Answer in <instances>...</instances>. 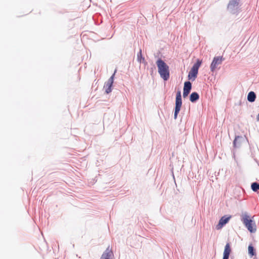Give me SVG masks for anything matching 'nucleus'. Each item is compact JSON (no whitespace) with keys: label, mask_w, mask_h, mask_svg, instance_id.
Returning a JSON list of instances; mask_svg holds the SVG:
<instances>
[{"label":"nucleus","mask_w":259,"mask_h":259,"mask_svg":"<svg viewBox=\"0 0 259 259\" xmlns=\"http://www.w3.org/2000/svg\"><path fill=\"white\" fill-rule=\"evenodd\" d=\"M158 72L160 77L164 80H167L169 78V70L168 66L161 59L156 61Z\"/></svg>","instance_id":"nucleus-1"},{"label":"nucleus","mask_w":259,"mask_h":259,"mask_svg":"<svg viewBox=\"0 0 259 259\" xmlns=\"http://www.w3.org/2000/svg\"><path fill=\"white\" fill-rule=\"evenodd\" d=\"M241 221L249 231L251 233L256 231V229L255 223L250 218L248 214H244L242 215Z\"/></svg>","instance_id":"nucleus-2"},{"label":"nucleus","mask_w":259,"mask_h":259,"mask_svg":"<svg viewBox=\"0 0 259 259\" xmlns=\"http://www.w3.org/2000/svg\"><path fill=\"white\" fill-rule=\"evenodd\" d=\"M202 63V61L199 59H197L196 63H195L192 66L191 70L188 74V79L192 80V81L195 80L197 77V75L198 72V69Z\"/></svg>","instance_id":"nucleus-3"},{"label":"nucleus","mask_w":259,"mask_h":259,"mask_svg":"<svg viewBox=\"0 0 259 259\" xmlns=\"http://www.w3.org/2000/svg\"><path fill=\"white\" fill-rule=\"evenodd\" d=\"M182 98H181V93L180 91H178L176 95V107L175 109V113H174V118L177 119V115L179 113L181 107L182 106Z\"/></svg>","instance_id":"nucleus-4"},{"label":"nucleus","mask_w":259,"mask_h":259,"mask_svg":"<svg viewBox=\"0 0 259 259\" xmlns=\"http://www.w3.org/2000/svg\"><path fill=\"white\" fill-rule=\"evenodd\" d=\"M224 59H225L222 56L214 57L210 66L211 71L214 72L217 68L218 65H221Z\"/></svg>","instance_id":"nucleus-5"},{"label":"nucleus","mask_w":259,"mask_h":259,"mask_svg":"<svg viewBox=\"0 0 259 259\" xmlns=\"http://www.w3.org/2000/svg\"><path fill=\"white\" fill-rule=\"evenodd\" d=\"M113 253L109 247H108L103 253L100 259H113Z\"/></svg>","instance_id":"nucleus-6"},{"label":"nucleus","mask_w":259,"mask_h":259,"mask_svg":"<svg viewBox=\"0 0 259 259\" xmlns=\"http://www.w3.org/2000/svg\"><path fill=\"white\" fill-rule=\"evenodd\" d=\"M114 74L115 73L110 77L104 86L107 94H109L111 92V87L113 83Z\"/></svg>","instance_id":"nucleus-7"},{"label":"nucleus","mask_w":259,"mask_h":259,"mask_svg":"<svg viewBox=\"0 0 259 259\" xmlns=\"http://www.w3.org/2000/svg\"><path fill=\"white\" fill-rule=\"evenodd\" d=\"M192 87L191 83L190 81H186L184 83L183 90V97L186 98L189 95Z\"/></svg>","instance_id":"nucleus-8"},{"label":"nucleus","mask_w":259,"mask_h":259,"mask_svg":"<svg viewBox=\"0 0 259 259\" xmlns=\"http://www.w3.org/2000/svg\"><path fill=\"white\" fill-rule=\"evenodd\" d=\"M231 218V216L226 217V216H224L221 218L219 221V223L218 225L217 226V229H221L224 225L227 224Z\"/></svg>","instance_id":"nucleus-9"},{"label":"nucleus","mask_w":259,"mask_h":259,"mask_svg":"<svg viewBox=\"0 0 259 259\" xmlns=\"http://www.w3.org/2000/svg\"><path fill=\"white\" fill-rule=\"evenodd\" d=\"M256 98V95L253 92H250L247 95V100L248 101L254 102Z\"/></svg>","instance_id":"nucleus-10"},{"label":"nucleus","mask_w":259,"mask_h":259,"mask_svg":"<svg viewBox=\"0 0 259 259\" xmlns=\"http://www.w3.org/2000/svg\"><path fill=\"white\" fill-rule=\"evenodd\" d=\"M231 251L230 244L228 243L225 247L223 255L229 256Z\"/></svg>","instance_id":"nucleus-11"},{"label":"nucleus","mask_w":259,"mask_h":259,"mask_svg":"<svg viewBox=\"0 0 259 259\" xmlns=\"http://www.w3.org/2000/svg\"><path fill=\"white\" fill-rule=\"evenodd\" d=\"M199 95L197 93H192L190 95V100L192 102H194L199 99Z\"/></svg>","instance_id":"nucleus-12"},{"label":"nucleus","mask_w":259,"mask_h":259,"mask_svg":"<svg viewBox=\"0 0 259 259\" xmlns=\"http://www.w3.org/2000/svg\"><path fill=\"white\" fill-rule=\"evenodd\" d=\"M251 189L253 191L256 192L259 190V184L257 183H253L251 184Z\"/></svg>","instance_id":"nucleus-13"},{"label":"nucleus","mask_w":259,"mask_h":259,"mask_svg":"<svg viewBox=\"0 0 259 259\" xmlns=\"http://www.w3.org/2000/svg\"><path fill=\"white\" fill-rule=\"evenodd\" d=\"M238 5V2H237V0H233L232 2H231L228 6L229 8H232L233 7H235V6Z\"/></svg>","instance_id":"nucleus-14"},{"label":"nucleus","mask_w":259,"mask_h":259,"mask_svg":"<svg viewBox=\"0 0 259 259\" xmlns=\"http://www.w3.org/2000/svg\"><path fill=\"white\" fill-rule=\"evenodd\" d=\"M248 250L249 253L250 255H251L252 256L254 255L255 254V252H254V251L253 247L251 245H249L248 246Z\"/></svg>","instance_id":"nucleus-15"},{"label":"nucleus","mask_w":259,"mask_h":259,"mask_svg":"<svg viewBox=\"0 0 259 259\" xmlns=\"http://www.w3.org/2000/svg\"><path fill=\"white\" fill-rule=\"evenodd\" d=\"M138 60L140 62H141L142 60H144V58L142 57V53L141 50H140L139 53L138 54Z\"/></svg>","instance_id":"nucleus-16"},{"label":"nucleus","mask_w":259,"mask_h":259,"mask_svg":"<svg viewBox=\"0 0 259 259\" xmlns=\"http://www.w3.org/2000/svg\"><path fill=\"white\" fill-rule=\"evenodd\" d=\"M229 257L228 256H225V255H223V259H229Z\"/></svg>","instance_id":"nucleus-17"},{"label":"nucleus","mask_w":259,"mask_h":259,"mask_svg":"<svg viewBox=\"0 0 259 259\" xmlns=\"http://www.w3.org/2000/svg\"><path fill=\"white\" fill-rule=\"evenodd\" d=\"M236 142H237V138H235V140L234 141V144L235 145V146H236Z\"/></svg>","instance_id":"nucleus-18"},{"label":"nucleus","mask_w":259,"mask_h":259,"mask_svg":"<svg viewBox=\"0 0 259 259\" xmlns=\"http://www.w3.org/2000/svg\"><path fill=\"white\" fill-rule=\"evenodd\" d=\"M257 119L258 121H259V114H258V115L257 116Z\"/></svg>","instance_id":"nucleus-19"}]
</instances>
